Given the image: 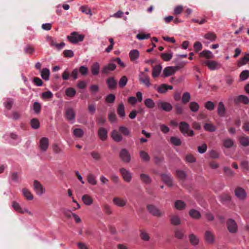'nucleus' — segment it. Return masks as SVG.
<instances>
[{"instance_id": "16", "label": "nucleus", "mask_w": 249, "mask_h": 249, "mask_svg": "<svg viewBox=\"0 0 249 249\" xmlns=\"http://www.w3.org/2000/svg\"><path fill=\"white\" fill-rule=\"evenodd\" d=\"M147 210L149 213H150L151 214L154 216H160L161 214V213L160 212V211L154 205H148Z\"/></svg>"}, {"instance_id": "15", "label": "nucleus", "mask_w": 249, "mask_h": 249, "mask_svg": "<svg viewBox=\"0 0 249 249\" xmlns=\"http://www.w3.org/2000/svg\"><path fill=\"white\" fill-rule=\"evenodd\" d=\"M158 105L159 107L166 112L171 111L173 108L172 106L169 103L166 102H159Z\"/></svg>"}, {"instance_id": "52", "label": "nucleus", "mask_w": 249, "mask_h": 249, "mask_svg": "<svg viewBox=\"0 0 249 249\" xmlns=\"http://www.w3.org/2000/svg\"><path fill=\"white\" fill-rule=\"evenodd\" d=\"M237 101L238 102H242L245 104L249 103V99L245 95H241L237 97Z\"/></svg>"}, {"instance_id": "60", "label": "nucleus", "mask_w": 249, "mask_h": 249, "mask_svg": "<svg viewBox=\"0 0 249 249\" xmlns=\"http://www.w3.org/2000/svg\"><path fill=\"white\" fill-rule=\"evenodd\" d=\"M79 71L81 75H86L88 72V68L86 66H81L79 69Z\"/></svg>"}, {"instance_id": "61", "label": "nucleus", "mask_w": 249, "mask_h": 249, "mask_svg": "<svg viewBox=\"0 0 249 249\" xmlns=\"http://www.w3.org/2000/svg\"><path fill=\"white\" fill-rule=\"evenodd\" d=\"M157 90L161 93H165L167 91V85L162 84L157 89Z\"/></svg>"}, {"instance_id": "7", "label": "nucleus", "mask_w": 249, "mask_h": 249, "mask_svg": "<svg viewBox=\"0 0 249 249\" xmlns=\"http://www.w3.org/2000/svg\"><path fill=\"white\" fill-rule=\"evenodd\" d=\"M227 226L228 231L231 233H236L237 231V225L233 219H229L227 221Z\"/></svg>"}, {"instance_id": "62", "label": "nucleus", "mask_w": 249, "mask_h": 249, "mask_svg": "<svg viewBox=\"0 0 249 249\" xmlns=\"http://www.w3.org/2000/svg\"><path fill=\"white\" fill-rule=\"evenodd\" d=\"M176 173L178 178L180 179H184L186 176V173L183 170H177L176 171Z\"/></svg>"}, {"instance_id": "27", "label": "nucleus", "mask_w": 249, "mask_h": 249, "mask_svg": "<svg viewBox=\"0 0 249 249\" xmlns=\"http://www.w3.org/2000/svg\"><path fill=\"white\" fill-rule=\"evenodd\" d=\"M204 38L208 40V43L213 42L216 39V36L212 32H209L204 35Z\"/></svg>"}, {"instance_id": "5", "label": "nucleus", "mask_w": 249, "mask_h": 249, "mask_svg": "<svg viewBox=\"0 0 249 249\" xmlns=\"http://www.w3.org/2000/svg\"><path fill=\"white\" fill-rule=\"evenodd\" d=\"M139 80L141 83L149 88L151 84L149 76L144 72L141 71L139 75Z\"/></svg>"}, {"instance_id": "45", "label": "nucleus", "mask_w": 249, "mask_h": 249, "mask_svg": "<svg viewBox=\"0 0 249 249\" xmlns=\"http://www.w3.org/2000/svg\"><path fill=\"white\" fill-rule=\"evenodd\" d=\"M84 131L81 128H75L73 131L74 136L77 138H81L84 135Z\"/></svg>"}, {"instance_id": "48", "label": "nucleus", "mask_w": 249, "mask_h": 249, "mask_svg": "<svg viewBox=\"0 0 249 249\" xmlns=\"http://www.w3.org/2000/svg\"><path fill=\"white\" fill-rule=\"evenodd\" d=\"M13 102V100L12 98H7L3 103L4 106L6 109L10 110L12 107Z\"/></svg>"}, {"instance_id": "59", "label": "nucleus", "mask_w": 249, "mask_h": 249, "mask_svg": "<svg viewBox=\"0 0 249 249\" xmlns=\"http://www.w3.org/2000/svg\"><path fill=\"white\" fill-rule=\"evenodd\" d=\"M249 76V71L244 70L240 75V78L242 80H246Z\"/></svg>"}, {"instance_id": "1", "label": "nucleus", "mask_w": 249, "mask_h": 249, "mask_svg": "<svg viewBox=\"0 0 249 249\" xmlns=\"http://www.w3.org/2000/svg\"><path fill=\"white\" fill-rule=\"evenodd\" d=\"M179 129L181 133L186 137H192L194 135L193 130L190 129V125L185 122H181L178 124Z\"/></svg>"}, {"instance_id": "51", "label": "nucleus", "mask_w": 249, "mask_h": 249, "mask_svg": "<svg viewBox=\"0 0 249 249\" xmlns=\"http://www.w3.org/2000/svg\"><path fill=\"white\" fill-rule=\"evenodd\" d=\"M204 128L209 132H214L216 130L215 126L211 124L207 123L204 124Z\"/></svg>"}, {"instance_id": "41", "label": "nucleus", "mask_w": 249, "mask_h": 249, "mask_svg": "<svg viewBox=\"0 0 249 249\" xmlns=\"http://www.w3.org/2000/svg\"><path fill=\"white\" fill-rule=\"evenodd\" d=\"M200 55L202 57H205L207 58H213L214 56L213 53L209 50H204L200 53Z\"/></svg>"}, {"instance_id": "23", "label": "nucleus", "mask_w": 249, "mask_h": 249, "mask_svg": "<svg viewBox=\"0 0 249 249\" xmlns=\"http://www.w3.org/2000/svg\"><path fill=\"white\" fill-rule=\"evenodd\" d=\"M107 84L109 89H113L116 88L117 81L114 77H110L107 80Z\"/></svg>"}, {"instance_id": "6", "label": "nucleus", "mask_w": 249, "mask_h": 249, "mask_svg": "<svg viewBox=\"0 0 249 249\" xmlns=\"http://www.w3.org/2000/svg\"><path fill=\"white\" fill-rule=\"evenodd\" d=\"M12 207L17 212L23 213H27L30 215H33V213L29 211L26 208H22L19 203L16 201H13L12 204Z\"/></svg>"}, {"instance_id": "54", "label": "nucleus", "mask_w": 249, "mask_h": 249, "mask_svg": "<svg viewBox=\"0 0 249 249\" xmlns=\"http://www.w3.org/2000/svg\"><path fill=\"white\" fill-rule=\"evenodd\" d=\"M33 110L36 114L40 112L41 109V105L38 102H35L33 106Z\"/></svg>"}, {"instance_id": "36", "label": "nucleus", "mask_w": 249, "mask_h": 249, "mask_svg": "<svg viewBox=\"0 0 249 249\" xmlns=\"http://www.w3.org/2000/svg\"><path fill=\"white\" fill-rule=\"evenodd\" d=\"M22 192L24 196L26 197L27 200H31L33 199V196L28 189L23 188L22 190Z\"/></svg>"}, {"instance_id": "12", "label": "nucleus", "mask_w": 249, "mask_h": 249, "mask_svg": "<svg viewBox=\"0 0 249 249\" xmlns=\"http://www.w3.org/2000/svg\"><path fill=\"white\" fill-rule=\"evenodd\" d=\"M120 172L122 174V177L126 182H129L132 179L131 173L125 168H122L120 169Z\"/></svg>"}, {"instance_id": "31", "label": "nucleus", "mask_w": 249, "mask_h": 249, "mask_svg": "<svg viewBox=\"0 0 249 249\" xmlns=\"http://www.w3.org/2000/svg\"><path fill=\"white\" fill-rule=\"evenodd\" d=\"M84 203L87 206L90 205L93 203V200L88 195H84L82 197Z\"/></svg>"}, {"instance_id": "47", "label": "nucleus", "mask_w": 249, "mask_h": 249, "mask_svg": "<svg viewBox=\"0 0 249 249\" xmlns=\"http://www.w3.org/2000/svg\"><path fill=\"white\" fill-rule=\"evenodd\" d=\"M140 156L141 158L145 162H148L150 160L149 155L147 153L144 151H141L140 152Z\"/></svg>"}, {"instance_id": "26", "label": "nucleus", "mask_w": 249, "mask_h": 249, "mask_svg": "<svg viewBox=\"0 0 249 249\" xmlns=\"http://www.w3.org/2000/svg\"><path fill=\"white\" fill-rule=\"evenodd\" d=\"M100 65L98 62L94 63L91 67V71L93 75H97L99 73Z\"/></svg>"}, {"instance_id": "2", "label": "nucleus", "mask_w": 249, "mask_h": 249, "mask_svg": "<svg viewBox=\"0 0 249 249\" xmlns=\"http://www.w3.org/2000/svg\"><path fill=\"white\" fill-rule=\"evenodd\" d=\"M84 36L80 35L78 32H73L70 35L67 36V39L73 44H76L79 42H81L84 40Z\"/></svg>"}, {"instance_id": "49", "label": "nucleus", "mask_w": 249, "mask_h": 249, "mask_svg": "<svg viewBox=\"0 0 249 249\" xmlns=\"http://www.w3.org/2000/svg\"><path fill=\"white\" fill-rule=\"evenodd\" d=\"M144 104L149 108H152L155 107L154 102L150 98L146 99L144 101Z\"/></svg>"}, {"instance_id": "25", "label": "nucleus", "mask_w": 249, "mask_h": 249, "mask_svg": "<svg viewBox=\"0 0 249 249\" xmlns=\"http://www.w3.org/2000/svg\"><path fill=\"white\" fill-rule=\"evenodd\" d=\"M217 113L221 117H224L225 115V107L222 102L218 103Z\"/></svg>"}, {"instance_id": "18", "label": "nucleus", "mask_w": 249, "mask_h": 249, "mask_svg": "<svg viewBox=\"0 0 249 249\" xmlns=\"http://www.w3.org/2000/svg\"><path fill=\"white\" fill-rule=\"evenodd\" d=\"M116 68V66L115 64L113 63H109L103 67L102 70V73L104 74H107L110 71H114Z\"/></svg>"}, {"instance_id": "55", "label": "nucleus", "mask_w": 249, "mask_h": 249, "mask_svg": "<svg viewBox=\"0 0 249 249\" xmlns=\"http://www.w3.org/2000/svg\"><path fill=\"white\" fill-rule=\"evenodd\" d=\"M31 127L35 129L39 128L40 124L38 120L37 119H33L31 121Z\"/></svg>"}, {"instance_id": "19", "label": "nucleus", "mask_w": 249, "mask_h": 249, "mask_svg": "<svg viewBox=\"0 0 249 249\" xmlns=\"http://www.w3.org/2000/svg\"><path fill=\"white\" fill-rule=\"evenodd\" d=\"M129 55L131 61L137 63V59L140 56V53L137 50H133L130 51Z\"/></svg>"}, {"instance_id": "64", "label": "nucleus", "mask_w": 249, "mask_h": 249, "mask_svg": "<svg viewBox=\"0 0 249 249\" xmlns=\"http://www.w3.org/2000/svg\"><path fill=\"white\" fill-rule=\"evenodd\" d=\"M204 106L206 108L209 110H212L214 108L213 103L210 101L206 102Z\"/></svg>"}, {"instance_id": "22", "label": "nucleus", "mask_w": 249, "mask_h": 249, "mask_svg": "<svg viewBox=\"0 0 249 249\" xmlns=\"http://www.w3.org/2000/svg\"><path fill=\"white\" fill-rule=\"evenodd\" d=\"M112 139L116 142H120L123 141L122 135L116 130H113L111 134Z\"/></svg>"}, {"instance_id": "4", "label": "nucleus", "mask_w": 249, "mask_h": 249, "mask_svg": "<svg viewBox=\"0 0 249 249\" xmlns=\"http://www.w3.org/2000/svg\"><path fill=\"white\" fill-rule=\"evenodd\" d=\"M4 137L6 140H9L16 144H18L21 142L20 138L16 133H7Z\"/></svg>"}, {"instance_id": "56", "label": "nucleus", "mask_w": 249, "mask_h": 249, "mask_svg": "<svg viewBox=\"0 0 249 249\" xmlns=\"http://www.w3.org/2000/svg\"><path fill=\"white\" fill-rule=\"evenodd\" d=\"M171 142L174 145L178 146L181 143L180 139L176 137H172L170 139Z\"/></svg>"}, {"instance_id": "8", "label": "nucleus", "mask_w": 249, "mask_h": 249, "mask_svg": "<svg viewBox=\"0 0 249 249\" xmlns=\"http://www.w3.org/2000/svg\"><path fill=\"white\" fill-rule=\"evenodd\" d=\"M33 189L38 196H42L45 193V188L36 180L34 181Z\"/></svg>"}, {"instance_id": "57", "label": "nucleus", "mask_w": 249, "mask_h": 249, "mask_svg": "<svg viewBox=\"0 0 249 249\" xmlns=\"http://www.w3.org/2000/svg\"><path fill=\"white\" fill-rule=\"evenodd\" d=\"M175 109L177 114L180 115L183 112V107L181 105L176 104L175 105Z\"/></svg>"}, {"instance_id": "39", "label": "nucleus", "mask_w": 249, "mask_h": 249, "mask_svg": "<svg viewBox=\"0 0 249 249\" xmlns=\"http://www.w3.org/2000/svg\"><path fill=\"white\" fill-rule=\"evenodd\" d=\"M140 177L141 180L146 184H149L151 181V178L147 174H141Z\"/></svg>"}, {"instance_id": "9", "label": "nucleus", "mask_w": 249, "mask_h": 249, "mask_svg": "<svg viewBox=\"0 0 249 249\" xmlns=\"http://www.w3.org/2000/svg\"><path fill=\"white\" fill-rule=\"evenodd\" d=\"M66 117L67 119L71 124L75 122V112L72 108H69L66 110Z\"/></svg>"}, {"instance_id": "44", "label": "nucleus", "mask_w": 249, "mask_h": 249, "mask_svg": "<svg viewBox=\"0 0 249 249\" xmlns=\"http://www.w3.org/2000/svg\"><path fill=\"white\" fill-rule=\"evenodd\" d=\"M189 240L191 244L194 246L197 245L199 243V239L194 234L189 235Z\"/></svg>"}, {"instance_id": "53", "label": "nucleus", "mask_w": 249, "mask_h": 249, "mask_svg": "<svg viewBox=\"0 0 249 249\" xmlns=\"http://www.w3.org/2000/svg\"><path fill=\"white\" fill-rule=\"evenodd\" d=\"M76 93L75 90L72 88H68L66 90V94L70 97H73L75 96Z\"/></svg>"}, {"instance_id": "63", "label": "nucleus", "mask_w": 249, "mask_h": 249, "mask_svg": "<svg viewBox=\"0 0 249 249\" xmlns=\"http://www.w3.org/2000/svg\"><path fill=\"white\" fill-rule=\"evenodd\" d=\"M240 142L243 146H247L249 145V138L248 137H241Z\"/></svg>"}, {"instance_id": "21", "label": "nucleus", "mask_w": 249, "mask_h": 249, "mask_svg": "<svg viewBox=\"0 0 249 249\" xmlns=\"http://www.w3.org/2000/svg\"><path fill=\"white\" fill-rule=\"evenodd\" d=\"M113 203L118 207H123L124 206L127 202L126 199L120 197H114L113 199Z\"/></svg>"}, {"instance_id": "14", "label": "nucleus", "mask_w": 249, "mask_h": 249, "mask_svg": "<svg viewBox=\"0 0 249 249\" xmlns=\"http://www.w3.org/2000/svg\"><path fill=\"white\" fill-rule=\"evenodd\" d=\"M49 145V140L47 138L43 137L39 141V148L43 151L47 150Z\"/></svg>"}, {"instance_id": "30", "label": "nucleus", "mask_w": 249, "mask_h": 249, "mask_svg": "<svg viewBox=\"0 0 249 249\" xmlns=\"http://www.w3.org/2000/svg\"><path fill=\"white\" fill-rule=\"evenodd\" d=\"M249 61V53H245V56L241 58L238 62V66L239 67L247 64Z\"/></svg>"}, {"instance_id": "33", "label": "nucleus", "mask_w": 249, "mask_h": 249, "mask_svg": "<svg viewBox=\"0 0 249 249\" xmlns=\"http://www.w3.org/2000/svg\"><path fill=\"white\" fill-rule=\"evenodd\" d=\"M160 55L164 61H169L173 57V53L171 51H169L168 53H161Z\"/></svg>"}, {"instance_id": "20", "label": "nucleus", "mask_w": 249, "mask_h": 249, "mask_svg": "<svg viewBox=\"0 0 249 249\" xmlns=\"http://www.w3.org/2000/svg\"><path fill=\"white\" fill-rule=\"evenodd\" d=\"M98 136L103 141L107 140V131L104 127H100L98 131Z\"/></svg>"}, {"instance_id": "34", "label": "nucleus", "mask_w": 249, "mask_h": 249, "mask_svg": "<svg viewBox=\"0 0 249 249\" xmlns=\"http://www.w3.org/2000/svg\"><path fill=\"white\" fill-rule=\"evenodd\" d=\"M189 107L190 109V110L193 112H197L199 108V106L198 104L196 102H191L189 103Z\"/></svg>"}, {"instance_id": "37", "label": "nucleus", "mask_w": 249, "mask_h": 249, "mask_svg": "<svg viewBox=\"0 0 249 249\" xmlns=\"http://www.w3.org/2000/svg\"><path fill=\"white\" fill-rule=\"evenodd\" d=\"M189 215L192 218L194 219L199 218L201 216L200 212L195 209H191L189 212Z\"/></svg>"}, {"instance_id": "32", "label": "nucleus", "mask_w": 249, "mask_h": 249, "mask_svg": "<svg viewBox=\"0 0 249 249\" xmlns=\"http://www.w3.org/2000/svg\"><path fill=\"white\" fill-rule=\"evenodd\" d=\"M119 130L121 133L124 136H130L131 135L130 130L126 127L121 125L119 127Z\"/></svg>"}, {"instance_id": "24", "label": "nucleus", "mask_w": 249, "mask_h": 249, "mask_svg": "<svg viewBox=\"0 0 249 249\" xmlns=\"http://www.w3.org/2000/svg\"><path fill=\"white\" fill-rule=\"evenodd\" d=\"M162 67L160 65L154 66L152 70V76L154 78L159 76L161 72Z\"/></svg>"}, {"instance_id": "17", "label": "nucleus", "mask_w": 249, "mask_h": 249, "mask_svg": "<svg viewBox=\"0 0 249 249\" xmlns=\"http://www.w3.org/2000/svg\"><path fill=\"white\" fill-rule=\"evenodd\" d=\"M161 177L163 181L169 186L173 185V178L171 177L170 174H161Z\"/></svg>"}, {"instance_id": "46", "label": "nucleus", "mask_w": 249, "mask_h": 249, "mask_svg": "<svg viewBox=\"0 0 249 249\" xmlns=\"http://www.w3.org/2000/svg\"><path fill=\"white\" fill-rule=\"evenodd\" d=\"M186 204L181 200H177L175 202V207L178 210H182L185 208Z\"/></svg>"}, {"instance_id": "58", "label": "nucleus", "mask_w": 249, "mask_h": 249, "mask_svg": "<svg viewBox=\"0 0 249 249\" xmlns=\"http://www.w3.org/2000/svg\"><path fill=\"white\" fill-rule=\"evenodd\" d=\"M127 78L125 76H122L119 81V86L121 88H124L127 84Z\"/></svg>"}, {"instance_id": "28", "label": "nucleus", "mask_w": 249, "mask_h": 249, "mask_svg": "<svg viewBox=\"0 0 249 249\" xmlns=\"http://www.w3.org/2000/svg\"><path fill=\"white\" fill-rule=\"evenodd\" d=\"M40 72L41 76L42 79H43L45 81L49 80V77L50 75V71L48 69L44 68Z\"/></svg>"}, {"instance_id": "43", "label": "nucleus", "mask_w": 249, "mask_h": 249, "mask_svg": "<svg viewBox=\"0 0 249 249\" xmlns=\"http://www.w3.org/2000/svg\"><path fill=\"white\" fill-rule=\"evenodd\" d=\"M171 222L172 224L174 225H178L180 223V219L177 215H173L171 216Z\"/></svg>"}, {"instance_id": "42", "label": "nucleus", "mask_w": 249, "mask_h": 249, "mask_svg": "<svg viewBox=\"0 0 249 249\" xmlns=\"http://www.w3.org/2000/svg\"><path fill=\"white\" fill-rule=\"evenodd\" d=\"M233 141L232 140L228 138L223 141V145L225 148H230L233 146Z\"/></svg>"}, {"instance_id": "38", "label": "nucleus", "mask_w": 249, "mask_h": 249, "mask_svg": "<svg viewBox=\"0 0 249 249\" xmlns=\"http://www.w3.org/2000/svg\"><path fill=\"white\" fill-rule=\"evenodd\" d=\"M191 99V95L188 92H184L182 96L181 102L183 104L188 103Z\"/></svg>"}, {"instance_id": "35", "label": "nucleus", "mask_w": 249, "mask_h": 249, "mask_svg": "<svg viewBox=\"0 0 249 249\" xmlns=\"http://www.w3.org/2000/svg\"><path fill=\"white\" fill-rule=\"evenodd\" d=\"M205 239L210 243H212L214 241V237L213 234L210 231H206L205 232Z\"/></svg>"}, {"instance_id": "13", "label": "nucleus", "mask_w": 249, "mask_h": 249, "mask_svg": "<svg viewBox=\"0 0 249 249\" xmlns=\"http://www.w3.org/2000/svg\"><path fill=\"white\" fill-rule=\"evenodd\" d=\"M234 192L235 196L240 200L244 199L247 196L246 191L241 187H237Z\"/></svg>"}, {"instance_id": "50", "label": "nucleus", "mask_w": 249, "mask_h": 249, "mask_svg": "<svg viewBox=\"0 0 249 249\" xmlns=\"http://www.w3.org/2000/svg\"><path fill=\"white\" fill-rule=\"evenodd\" d=\"M41 97L44 100L51 99L53 98V94L50 90H48L42 93Z\"/></svg>"}, {"instance_id": "40", "label": "nucleus", "mask_w": 249, "mask_h": 249, "mask_svg": "<svg viewBox=\"0 0 249 249\" xmlns=\"http://www.w3.org/2000/svg\"><path fill=\"white\" fill-rule=\"evenodd\" d=\"M88 182L92 185H95L97 184V180L95 177L92 174H89L87 176Z\"/></svg>"}, {"instance_id": "11", "label": "nucleus", "mask_w": 249, "mask_h": 249, "mask_svg": "<svg viewBox=\"0 0 249 249\" xmlns=\"http://www.w3.org/2000/svg\"><path fill=\"white\" fill-rule=\"evenodd\" d=\"M120 157L121 160L125 163H128L130 161V155L126 149H121L120 152Z\"/></svg>"}, {"instance_id": "3", "label": "nucleus", "mask_w": 249, "mask_h": 249, "mask_svg": "<svg viewBox=\"0 0 249 249\" xmlns=\"http://www.w3.org/2000/svg\"><path fill=\"white\" fill-rule=\"evenodd\" d=\"M202 64L205 65L211 71L219 69L221 67V64L213 60H204L202 61Z\"/></svg>"}, {"instance_id": "10", "label": "nucleus", "mask_w": 249, "mask_h": 249, "mask_svg": "<svg viewBox=\"0 0 249 249\" xmlns=\"http://www.w3.org/2000/svg\"><path fill=\"white\" fill-rule=\"evenodd\" d=\"M178 69V67L169 66L166 67L163 71V76L168 77L174 75Z\"/></svg>"}, {"instance_id": "29", "label": "nucleus", "mask_w": 249, "mask_h": 249, "mask_svg": "<svg viewBox=\"0 0 249 249\" xmlns=\"http://www.w3.org/2000/svg\"><path fill=\"white\" fill-rule=\"evenodd\" d=\"M117 113L121 118H124L125 117L124 106L123 103H121L119 105L117 108Z\"/></svg>"}]
</instances>
